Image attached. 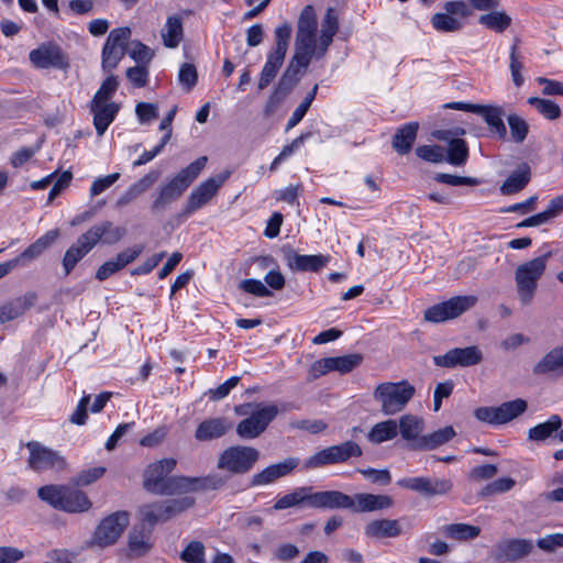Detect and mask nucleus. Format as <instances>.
<instances>
[{
    "label": "nucleus",
    "instance_id": "44",
    "mask_svg": "<svg viewBox=\"0 0 563 563\" xmlns=\"http://www.w3.org/2000/svg\"><path fill=\"white\" fill-rule=\"evenodd\" d=\"M183 21L178 15H172L167 19L165 27L162 31L164 45L175 48L183 41Z\"/></svg>",
    "mask_w": 563,
    "mask_h": 563
},
{
    "label": "nucleus",
    "instance_id": "52",
    "mask_svg": "<svg viewBox=\"0 0 563 563\" xmlns=\"http://www.w3.org/2000/svg\"><path fill=\"white\" fill-rule=\"evenodd\" d=\"M528 103L534 107L537 111L548 120H555L561 115L560 106L552 100L530 97Z\"/></svg>",
    "mask_w": 563,
    "mask_h": 563
},
{
    "label": "nucleus",
    "instance_id": "36",
    "mask_svg": "<svg viewBox=\"0 0 563 563\" xmlns=\"http://www.w3.org/2000/svg\"><path fill=\"white\" fill-rule=\"evenodd\" d=\"M419 124L410 122L397 130L393 137V148L400 155L409 153L417 137Z\"/></svg>",
    "mask_w": 563,
    "mask_h": 563
},
{
    "label": "nucleus",
    "instance_id": "37",
    "mask_svg": "<svg viewBox=\"0 0 563 563\" xmlns=\"http://www.w3.org/2000/svg\"><path fill=\"white\" fill-rule=\"evenodd\" d=\"M563 372V344L550 350L534 366L536 375Z\"/></svg>",
    "mask_w": 563,
    "mask_h": 563
},
{
    "label": "nucleus",
    "instance_id": "56",
    "mask_svg": "<svg viewBox=\"0 0 563 563\" xmlns=\"http://www.w3.org/2000/svg\"><path fill=\"white\" fill-rule=\"evenodd\" d=\"M510 129V136L515 143L521 144L527 139L529 133V124L518 114H510L507 118Z\"/></svg>",
    "mask_w": 563,
    "mask_h": 563
},
{
    "label": "nucleus",
    "instance_id": "41",
    "mask_svg": "<svg viewBox=\"0 0 563 563\" xmlns=\"http://www.w3.org/2000/svg\"><path fill=\"white\" fill-rule=\"evenodd\" d=\"M91 505L92 504L86 493L79 489L66 487L60 510L67 512H82L89 510Z\"/></svg>",
    "mask_w": 563,
    "mask_h": 563
},
{
    "label": "nucleus",
    "instance_id": "29",
    "mask_svg": "<svg viewBox=\"0 0 563 563\" xmlns=\"http://www.w3.org/2000/svg\"><path fill=\"white\" fill-rule=\"evenodd\" d=\"M231 428L224 417L210 418L200 422L195 431L198 441H211L224 435Z\"/></svg>",
    "mask_w": 563,
    "mask_h": 563
},
{
    "label": "nucleus",
    "instance_id": "40",
    "mask_svg": "<svg viewBox=\"0 0 563 563\" xmlns=\"http://www.w3.org/2000/svg\"><path fill=\"white\" fill-rule=\"evenodd\" d=\"M562 427V418L559 415H552L545 422L539 423L528 431V440L533 442H543L554 438V433Z\"/></svg>",
    "mask_w": 563,
    "mask_h": 563
},
{
    "label": "nucleus",
    "instance_id": "49",
    "mask_svg": "<svg viewBox=\"0 0 563 563\" xmlns=\"http://www.w3.org/2000/svg\"><path fill=\"white\" fill-rule=\"evenodd\" d=\"M329 361L332 372L347 374L362 364L363 355L360 353H352L342 356L329 357Z\"/></svg>",
    "mask_w": 563,
    "mask_h": 563
},
{
    "label": "nucleus",
    "instance_id": "63",
    "mask_svg": "<svg viewBox=\"0 0 563 563\" xmlns=\"http://www.w3.org/2000/svg\"><path fill=\"white\" fill-rule=\"evenodd\" d=\"M299 79L300 75L286 68L274 90L283 95L284 97H287L299 82Z\"/></svg>",
    "mask_w": 563,
    "mask_h": 563
},
{
    "label": "nucleus",
    "instance_id": "55",
    "mask_svg": "<svg viewBox=\"0 0 563 563\" xmlns=\"http://www.w3.org/2000/svg\"><path fill=\"white\" fill-rule=\"evenodd\" d=\"M317 91H318V85L316 84L313 86V88L306 95V97L303 98L301 103L292 112L291 117L289 118V120L287 122V126H286L287 131L292 129L294 126H296L302 120V118L308 112L311 103L313 102V100L317 96Z\"/></svg>",
    "mask_w": 563,
    "mask_h": 563
},
{
    "label": "nucleus",
    "instance_id": "33",
    "mask_svg": "<svg viewBox=\"0 0 563 563\" xmlns=\"http://www.w3.org/2000/svg\"><path fill=\"white\" fill-rule=\"evenodd\" d=\"M476 114L483 117L484 121L489 126V130L493 134H495L500 140L506 139L507 129L503 121L504 111L501 108L479 104Z\"/></svg>",
    "mask_w": 563,
    "mask_h": 563
},
{
    "label": "nucleus",
    "instance_id": "59",
    "mask_svg": "<svg viewBox=\"0 0 563 563\" xmlns=\"http://www.w3.org/2000/svg\"><path fill=\"white\" fill-rule=\"evenodd\" d=\"M419 158L430 163H442L445 159L444 148L440 145H421L416 148Z\"/></svg>",
    "mask_w": 563,
    "mask_h": 563
},
{
    "label": "nucleus",
    "instance_id": "32",
    "mask_svg": "<svg viewBox=\"0 0 563 563\" xmlns=\"http://www.w3.org/2000/svg\"><path fill=\"white\" fill-rule=\"evenodd\" d=\"M531 179V169L527 163H522L514 170L500 186L503 195L509 196L521 191Z\"/></svg>",
    "mask_w": 563,
    "mask_h": 563
},
{
    "label": "nucleus",
    "instance_id": "20",
    "mask_svg": "<svg viewBox=\"0 0 563 563\" xmlns=\"http://www.w3.org/2000/svg\"><path fill=\"white\" fill-rule=\"evenodd\" d=\"M176 465L177 461L173 457L163 459L150 464L143 474L144 488L147 492L155 494L163 485L168 474L174 471Z\"/></svg>",
    "mask_w": 563,
    "mask_h": 563
},
{
    "label": "nucleus",
    "instance_id": "17",
    "mask_svg": "<svg viewBox=\"0 0 563 563\" xmlns=\"http://www.w3.org/2000/svg\"><path fill=\"white\" fill-rule=\"evenodd\" d=\"M318 20L311 4L306 5L298 18L295 45L318 47Z\"/></svg>",
    "mask_w": 563,
    "mask_h": 563
},
{
    "label": "nucleus",
    "instance_id": "48",
    "mask_svg": "<svg viewBox=\"0 0 563 563\" xmlns=\"http://www.w3.org/2000/svg\"><path fill=\"white\" fill-rule=\"evenodd\" d=\"M501 424L508 423L526 412L528 404L525 399L517 398L515 400L503 402L497 406Z\"/></svg>",
    "mask_w": 563,
    "mask_h": 563
},
{
    "label": "nucleus",
    "instance_id": "34",
    "mask_svg": "<svg viewBox=\"0 0 563 563\" xmlns=\"http://www.w3.org/2000/svg\"><path fill=\"white\" fill-rule=\"evenodd\" d=\"M151 538L152 529H147L144 525L135 526L129 534L130 551L136 556L146 554L153 547Z\"/></svg>",
    "mask_w": 563,
    "mask_h": 563
},
{
    "label": "nucleus",
    "instance_id": "10",
    "mask_svg": "<svg viewBox=\"0 0 563 563\" xmlns=\"http://www.w3.org/2000/svg\"><path fill=\"white\" fill-rule=\"evenodd\" d=\"M131 36L130 27L113 29L103 45L101 68L104 73L110 74L115 69L125 55L126 43Z\"/></svg>",
    "mask_w": 563,
    "mask_h": 563
},
{
    "label": "nucleus",
    "instance_id": "14",
    "mask_svg": "<svg viewBox=\"0 0 563 563\" xmlns=\"http://www.w3.org/2000/svg\"><path fill=\"white\" fill-rule=\"evenodd\" d=\"M229 176L230 173L224 172L202 181L190 192L187 205L184 209V214L189 216L207 205L216 196L219 188L225 183Z\"/></svg>",
    "mask_w": 563,
    "mask_h": 563
},
{
    "label": "nucleus",
    "instance_id": "24",
    "mask_svg": "<svg viewBox=\"0 0 563 563\" xmlns=\"http://www.w3.org/2000/svg\"><path fill=\"white\" fill-rule=\"evenodd\" d=\"M37 300L34 291H27L24 295L13 298L0 307V324L15 320L22 317L31 309Z\"/></svg>",
    "mask_w": 563,
    "mask_h": 563
},
{
    "label": "nucleus",
    "instance_id": "62",
    "mask_svg": "<svg viewBox=\"0 0 563 563\" xmlns=\"http://www.w3.org/2000/svg\"><path fill=\"white\" fill-rule=\"evenodd\" d=\"M300 553L299 548L292 543H280L273 551V558L283 563H289L298 558Z\"/></svg>",
    "mask_w": 563,
    "mask_h": 563
},
{
    "label": "nucleus",
    "instance_id": "5",
    "mask_svg": "<svg viewBox=\"0 0 563 563\" xmlns=\"http://www.w3.org/2000/svg\"><path fill=\"white\" fill-rule=\"evenodd\" d=\"M260 457L261 452L254 446L231 445L219 454L217 468L232 475H244L253 470Z\"/></svg>",
    "mask_w": 563,
    "mask_h": 563
},
{
    "label": "nucleus",
    "instance_id": "18",
    "mask_svg": "<svg viewBox=\"0 0 563 563\" xmlns=\"http://www.w3.org/2000/svg\"><path fill=\"white\" fill-rule=\"evenodd\" d=\"M284 258L287 266L292 272H313L317 273L325 267L331 257L329 255H301L291 249L284 250Z\"/></svg>",
    "mask_w": 563,
    "mask_h": 563
},
{
    "label": "nucleus",
    "instance_id": "2",
    "mask_svg": "<svg viewBox=\"0 0 563 563\" xmlns=\"http://www.w3.org/2000/svg\"><path fill=\"white\" fill-rule=\"evenodd\" d=\"M415 394V386L404 379L378 384L373 391V398L380 404V411L385 416H394L407 407Z\"/></svg>",
    "mask_w": 563,
    "mask_h": 563
},
{
    "label": "nucleus",
    "instance_id": "46",
    "mask_svg": "<svg viewBox=\"0 0 563 563\" xmlns=\"http://www.w3.org/2000/svg\"><path fill=\"white\" fill-rule=\"evenodd\" d=\"M227 484V478L219 474H208L206 476L191 477V489L196 492L219 490Z\"/></svg>",
    "mask_w": 563,
    "mask_h": 563
},
{
    "label": "nucleus",
    "instance_id": "15",
    "mask_svg": "<svg viewBox=\"0 0 563 563\" xmlns=\"http://www.w3.org/2000/svg\"><path fill=\"white\" fill-rule=\"evenodd\" d=\"M483 361V353L475 346L454 347L443 355L433 356L434 365L445 368L457 366L468 367L479 364Z\"/></svg>",
    "mask_w": 563,
    "mask_h": 563
},
{
    "label": "nucleus",
    "instance_id": "31",
    "mask_svg": "<svg viewBox=\"0 0 563 563\" xmlns=\"http://www.w3.org/2000/svg\"><path fill=\"white\" fill-rule=\"evenodd\" d=\"M339 31V19L335 10L329 8L324 14L321 24V34L318 37L319 55H325L329 46L333 42L334 35Z\"/></svg>",
    "mask_w": 563,
    "mask_h": 563
},
{
    "label": "nucleus",
    "instance_id": "43",
    "mask_svg": "<svg viewBox=\"0 0 563 563\" xmlns=\"http://www.w3.org/2000/svg\"><path fill=\"white\" fill-rule=\"evenodd\" d=\"M311 487L305 486L295 489L294 492L284 495L279 499H277L273 506V510H284L287 508L301 506L306 504L309 506V497Z\"/></svg>",
    "mask_w": 563,
    "mask_h": 563
},
{
    "label": "nucleus",
    "instance_id": "38",
    "mask_svg": "<svg viewBox=\"0 0 563 563\" xmlns=\"http://www.w3.org/2000/svg\"><path fill=\"white\" fill-rule=\"evenodd\" d=\"M455 435L456 432L454 428L452 426H446L429 434L422 435L417 446L419 448V451H433L450 442Z\"/></svg>",
    "mask_w": 563,
    "mask_h": 563
},
{
    "label": "nucleus",
    "instance_id": "11",
    "mask_svg": "<svg viewBox=\"0 0 563 563\" xmlns=\"http://www.w3.org/2000/svg\"><path fill=\"white\" fill-rule=\"evenodd\" d=\"M30 452L27 465L35 472L47 470L62 471L66 467V460L57 451L44 446L37 441H30L25 444Z\"/></svg>",
    "mask_w": 563,
    "mask_h": 563
},
{
    "label": "nucleus",
    "instance_id": "60",
    "mask_svg": "<svg viewBox=\"0 0 563 563\" xmlns=\"http://www.w3.org/2000/svg\"><path fill=\"white\" fill-rule=\"evenodd\" d=\"M119 86L118 79L113 75H109L101 84L98 91L95 93L91 101L97 102H107L112 95L117 91Z\"/></svg>",
    "mask_w": 563,
    "mask_h": 563
},
{
    "label": "nucleus",
    "instance_id": "35",
    "mask_svg": "<svg viewBox=\"0 0 563 563\" xmlns=\"http://www.w3.org/2000/svg\"><path fill=\"white\" fill-rule=\"evenodd\" d=\"M324 55H319V46L295 45V54L291 57L287 68L300 75L308 68L312 58L321 59Z\"/></svg>",
    "mask_w": 563,
    "mask_h": 563
},
{
    "label": "nucleus",
    "instance_id": "57",
    "mask_svg": "<svg viewBox=\"0 0 563 563\" xmlns=\"http://www.w3.org/2000/svg\"><path fill=\"white\" fill-rule=\"evenodd\" d=\"M516 486V481L511 477H500L488 483L478 493L479 497H488L497 494H505L510 492Z\"/></svg>",
    "mask_w": 563,
    "mask_h": 563
},
{
    "label": "nucleus",
    "instance_id": "12",
    "mask_svg": "<svg viewBox=\"0 0 563 563\" xmlns=\"http://www.w3.org/2000/svg\"><path fill=\"white\" fill-rule=\"evenodd\" d=\"M397 485L427 498L446 495L453 488V483L449 478L427 476L405 477L399 479Z\"/></svg>",
    "mask_w": 563,
    "mask_h": 563
},
{
    "label": "nucleus",
    "instance_id": "28",
    "mask_svg": "<svg viewBox=\"0 0 563 563\" xmlns=\"http://www.w3.org/2000/svg\"><path fill=\"white\" fill-rule=\"evenodd\" d=\"M89 239L82 233L64 254L62 265L65 275H69L76 265L93 249Z\"/></svg>",
    "mask_w": 563,
    "mask_h": 563
},
{
    "label": "nucleus",
    "instance_id": "53",
    "mask_svg": "<svg viewBox=\"0 0 563 563\" xmlns=\"http://www.w3.org/2000/svg\"><path fill=\"white\" fill-rule=\"evenodd\" d=\"M67 486L46 485L38 489L37 496L55 509L60 510Z\"/></svg>",
    "mask_w": 563,
    "mask_h": 563
},
{
    "label": "nucleus",
    "instance_id": "13",
    "mask_svg": "<svg viewBox=\"0 0 563 563\" xmlns=\"http://www.w3.org/2000/svg\"><path fill=\"white\" fill-rule=\"evenodd\" d=\"M300 464L296 456H289L282 462L271 464L253 474L249 479V487L260 488L274 484L278 479L290 475Z\"/></svg>",
    "mask_w": 563,
    "mask_h": 563
},
{
    "label": "nucleus",
    "instance_id": "25",
    "mask_svg": "<svg viewBox=\"0 0 563 563\" xmlns=\"http://www.w3.org/2000/svg\"><path fill=\"white\" fill-rule=\"evenodd\" d=\"M353 512H373L393 507L394 499L388 495L358 493L353 495Z\"/></svg>",
    "mask_w": 563,
    "mask_h": 563
},
{
    "label": "nucleus",
    "instance_id": "1",
    "mask_svg": "<svg viewBox=\"0 0 563 563\" xmlns=\"http://www.w3.org/2000/svg\"><path fill=\"white\" fill-rule=\"evenodd\" d=\"M207 164V157H198L187 167L180 169L172 179L159 187L156 198L151 205L153 213L164 211L172 202L179 199L199 176Z\"/></svg>",
    "mask_w": 563,
    "mask_h": 563
},
{
    "label": "nucleus",
    "instance_id": "64",
    "mask_svg": "<svg viewBox=\"0 0 563 563\" xmlns=\"http://www.w3.org/2000/svg\"><path fill=\"white\" fill-rule=\"evenodd\" d=\"M299 79L300 75L286 68L274 90L283 95L284 97H287L299 82Z\"/></svg>",
    "mask_w": 563,
    "mask_h": 563
},
{
    "label": "nucleus",
    "instance_id": "4",
    "mask_svg": "<svg viewBox=\"0 0 563 563\" xmlns=\"http://www.w3.org/2000/svg\"><path fill=\"white\" fill-rule=\"evenodd\" d=\"M245 408H252L250 416L236 426V434L243 440H254L262 435L279 412L278 407L274 404H247L235 408V411L239 415H245L247 413Z\"/></svg>",
    "mask_w": 563,
    "mask_h": 563
},
{
    "label": "nucleus",
    "instance_id": "54",
    "mask_svg": "<svg viewBox=\"0 0 563 563\" xmlns=\"http://www.w3.org/2000/svg\"><path fill=\"white\" fill-rule=\"evenodd\" d=\"M468 158V147L463 139L450 142L446 161L454 166H462Z\"/></svg>",
    "mask_w": 563,
    "mask_h": 563
},
{
    "label": "nucleus",
    "instance_id": "7",
    "mask_svg": "<svg viewBox=\"0 0 563 563\" xmlns=\"http://www.w3.org/2000/svg\"><path fill=\"white\" fill-rule=\"evenodd\" d=\"M362 454V448L356 442L349 440L316 452L305 461L303 468L316 470L327 465L345 463L351 457H360Z\"/></svg>",
    "mask_w": 563,
    "mask_h": 563
},
{
    "label": "nucleus",
    "instance_id": "16",
    "mask_svg": "<svg viewBox=\"0 0 563 563\" xmlns=\"http://www.w3.org/2000/svg\"><path fill=\"white\" fill-rule=\"evenodd\" d=\"M30 62L36 68H67L68 62L62 48L54 43H44L29 54Z\"/></svg>",
    "mask_w": 563,
    "mask_h": 563
},
{
    "label": "nucleus",
    "instance_id": "19",
    "mask_svg": "<svg viewBox=\"0 0 563 563\" xmlns=\"http://www.w3.org/2000/svg\"><path fill=\"white\" fill-rule=\"evenodd\" d=\"M353 505V496L340 490L310 492L309 507L311 508L352 510Z\"/></svg>",
    "mask_w": 563,
    "mask_h": 563
},
{
    "label": "nucleus",
    "instance_id": "51",
    "mask_svg": "<svg viewBox=\"0 0 563 563\" xmlns=\"http://www.w3.org/2000/svg\"><path fill=\"white\" fill-rule=\"evenodd\" d=\"M196 500L194 497L184 496L179 498L168 499L163 501V514L164 518L170 520L172 518L179 516L187 509L195 505Z\"/></svg>",
    "mask_w": 563,
    "mask_h": 563
},
{
    "label": "nucleus",
    "instance_id": "9",
    "mask_svg": "<svg viewBox=\"0 0 563 563\" xmlns=\"http://www.w3.org/2000/svg\"><path fill=\"white\" fill-rule=\"evenodd\" d=\"M130 522L128 511L120 510L106 517L95 530L91 545L107 548L114 544Z\"/></svg>",
    "mask_w": 563,
    "mask_h": 563
},
{
    "label": "nucleus",
    "instance_id": "8",
    "mask_svg": "<svg viewBox=\"0 0 563 563\" xmlns=\"http://www.w3.org/2000/svg\"><path fill=\"white\" fill-rule=\"evenodd\" d=\"M478 298L474 295L455 296L429 307L423 313V319L431 323H442L456 319L475 307Z\"/></svg>",
    "mask_w": 563,
    "mask_h": 563
},
{
    "label": "nucleus",
    "instance_id": "42",
    "mask_svg": "<svg viewBox=\"0 0 563 563\" xmlns=\"http://www.w3.org/2000/svg\"><path fill=\"white\" fill-rule=\"evenodd\" d=\"M191 487L192 485L190 476H167V478L164 481L163 485L157 489L155 495L173 496L177 494L192 493Z\"/></svg>",
    "mask_w": 563,
    "mask_h": 563
},
{
    "label": "nucleus",
    "instance_id": "26",
    "mask_svg": "<svg viewBox=\"0 0 563 563\" xmlns=\"http://www.w3.org/2000/svg\"><path fill=\"white\" fill-rule=\"evenodd\" d=\"M533 543L527 539H511L498 545V558L505 562H517L531 553Z\"/></svg>",
    "mask_w": 563,
    "mask_h": 563
},
{
    "label": "nucleus",
    "instance_id": "39",
    "mask_svg": "<svg viewBox=\"0 0 563 563\" xmlns=\"http://www.w3.org/2000/svg\"><path fill=\"white\" fill-rule=\"evenodd\" d=\"M398 435L397 420L388 419L375 423L368 431L366 438L373 444H382L394 440Z\"/></svg>",
    "mask_w": 563,
    "mask_h": 563
},
{
    "label": "nucleus",
    "instance_id": "21",
    "mask_svg": "<svg viewBox=\"0 0 563 563\" xmlns=\"http://www.w3.org/2000/svg\"><path fill=\"white\" fill-rule=\"evenodd\" d=\"M85 234L93 246L98 243L112 245L120 242L126 235V229L104 220L93 224Z\"/></svg>",
    "mask_w": 563,
    "mask_h": 563
},
{
    "label": "nucleus",
    "instance_id": "3",
    "mask_svg": "<svg viewBox=\"0 0 563 563\" xmlns=\"http://www.w3.org/2000/svg\"><path fill=\"white\" fill-rule=\"evenodd\" d=\"M552 253L548 252L541 256L520 264L515 271V282L518 299L522 306L532 302L538 288V282L545 272L547 264Z\"/></svg>",
    "mask_w": 563,
    "mask_h": 563
},
{
    "label": "nucleus",
    "instance_id": "6",
    "mask_svg": "<svg viewBox=\"0 0 563 563\" xmlns=\"http://www.w3.org/2000/svg\"><path fill=\"white\" fill-rule=\"evenodd\" d=\"M291 31V24L288 22L275 29V46L268 53L266 63L261 71L257 84L260 90L265 89L272 82L283 66L289 46Z\"/></svg>",
    "mask_w": 563,
    "mask_h": 563
},
{
    "label": "nucleus",
    "instance_id": "23",
    "mask_svg": "<svg viewBox=\"0 0 563 563\" xmlns=\"http://www.w3.org/2000/svg\"><path fill=\"white\" fill-rule=\"evenodd\" d=\"M398 434L401 439L408 443V448L411 451H419L418 442L422 438L424 430V420L416 415L407 413L402 415L397 421Z\"/></svg>",
    "mask_w": 563,
    "mask_h": 563
},
{
    "label": "nucleus",
    "instance_id": "61",
    "mask_svg": "<svg viewBox=\"0 0 563 563\" xmlns=\"http://www.w3.org/2000/svg\"><path fill=\"white\" fill-rule=\"evenodd\" d=\"M178 79L186 91H190L198 81V71L195 65L190 63L183 64L178 73Z\"/></svg>",
    "mask_w": 563,
    "mask_h": 563
},
{
    "label": "nucleus",
    "instance_id": "22",
    "mask_svg": "<svg viewBox=\"0 0 563 563\" xmlns=\"http://www.w3.org/2000/svg\"><path fill=\"white\" fill-rule=\"evenodd\" d=\"M60 236L58 229L47 231L33 243H31L21 254L15 258L19 267H25L33 261L43 255Z\"/></svg>",
    "mask_w": 563,
    "mask_h": 563
},
{
    "label": "nucleus",
    "instance_id": "50",
    "mask_svg": "<svg viewBox=\"0 0 563 563\" xmlns=\"http://www.w3.org/2000/svg\"><path fill=\"white\" fill-rule=\"evenodd\" d=\"M444 532L451 539L467 541L477 538L481 528L467 523H451L444 527Z\"/></svg>",
    "mask_w": 563,
    "mask_h": 563
},
{
    "label": "nucleus",
    "instance_id": "45",
    "mask_svg": "<svg viewBox=\"0 0 563 563\" xmlns=\"http://www.w3.org/2000/svg\"><path fill=\"white\" fill-rule=\"evenodd\" d=\"M478 22L488 30L503 33L511 25L512 19L505 11L495 10L479 15Z\"/></svg>",
    "mask_w": 563,
    "mask_h": 563
},
{
    "label": "nucleus",
    "instance_id": "27",
    "mask_svg": "<svg viewBox=\"0 0 563 563\" xmlns=\"http://www.w3.org/2000/svg\"><path fill=\"white\" fill-rule=\"evenodd\" d=\"M90 110L93 113V125L97 134L101 136L115 119L120 110V106L115 102L95 103V101H91Z\"/></svg>",
    "mask_w": 563,
    "mask_h": 563
},
{
    "label": "nucleus",
    "instance_id": "58",
    "mask_svg": "<svg viewBox=\"0 0 563 563\" xmlns=\"http://www.w3.org/2000/svg\"><path fill=\"white\" fill-rule=\"evenodd\" d=\"M186 563H205V545L200 541H191L180 553Z\"/></svg>",
    "mask_w": 563,
    "mask_h": 563
},
{
    "label": "nucleus",
    "instance_id": "47",
    "mask_svg": "<svg viewBox=\"0 0 563 563\" xmlns=\"http://www.w3.org/2000/svg\"><path fill=\"white\" fill-rule=\"evenodd\" d=\"M431 24L438 32L453 33L463 29L464 24L461 19L448 13H435L431 18Z\"/></svg>",
    "mask_w": 563,
    "mask_h": 563
},
{
    "label": "nucleus",
    "instance_id": "30",
    "mask_svg": "<svg viewBox=\"0 0 563 563\" xmlns=\"http://www.w3.org/2000/svg\"><path fill=\"white\" fill-rule=\"evenodd\" d=\"M401 533L402 529L397 519H375L365 526V536L368 538H397Z\"/></svg>",
    "mask_w": 563,
    "mask_h": 563
}]
</instances>
